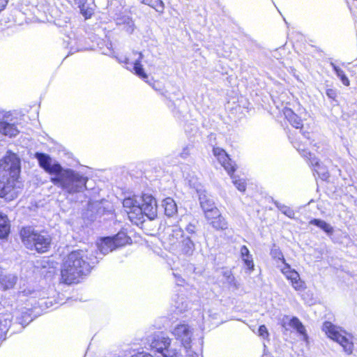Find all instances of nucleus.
Segmentation results:
<instances>
[{
    "mask_svg": "<svg viewBox=\"0 0 357 357\" xmlns=\"http://www.w3.org/2000/svg\"><path fill=\"white\" fill-rule=\"evenodd\" d=\"M21 161L16 153L8 151L0 160V198L11 201L18 195Z\"/></svg>",
    "mask_w": 357,
    "mask_h": 357,
    "instance_id": "obj_1",
    "label": "nucleus"
},
{
    "mask_svg": "<svg viewBox=\"0 0 357 357\" xmlns=\"http://www.w3.org/2000/svg\"><path fill=\"white\" fill-rule=\"evenodd\" d=\"M123 208L129 220L137 226L146 220H153L158 215V204L151 194L142 193L125 197L122 202Z\"/></svg>",
    "mask_w": 357,
    "mask_h": 357,
    "instance_id": "obj_2",
    "label": "nucleus"
},
{
    "mask_svg": "<svg viewBox=\"0 0 357 357\" xmlns=\"http://www.w3.org/2000/svg\"><path fill=\"white\" fill-rule=\"evenodd\" d=\"M90 271L86 256L81 250H73L65 257L61 266V280L67 284L78 283Z\"/></svg>",
    "mask_w": 357,
    "mask_h": 357,
    "instance_id": "obj_3",
    "label": "nucleus"
},
{
    "mask_svg": "<svg viewBox=\"0 0 357 357\" xmlns=\"http://www.w3.org/2000/svg\"><path fill=\"white\" fill-rule=\"evenodd\" d=\"M19 236L24 247L38 254L48 252L53 243L52 234L47 229L37 230L32 226H23Z\"/></svg>",
    "mask_w": 357,
    "mask_h": 357,
    "instance_id": "obj_4",
    "label": "nucleus"
},
{
    "mask_svg": "<svg viewBox=\"0 0 357 357\" xmlns=\"http://www.w3.org/2000/svg\"><path fill=\"white\" fill-rule=\"evenodd\" d=\"M288 138L301 155L307 160L309 165L313 171V175L321 181H328L330 178V172L328 167L309 151L308 146L310 144H307V142H303L298 136H296V133L291 131H289L288 132ZM311 145L315 147L316 150L319 149V146L317 143L312 142Z\"/></svg>",
    "mask_w": 357,
    "mask_h": 357,
    "instance_id": "obj_5",
    "label": "nucleus"
},
{
    "mask_svg": "<svg viewBox=\"0 0 357 357\" xmlns=\"http://www.w3.org/2000/svg\"><path fill=\"white\" fill-rule=\"evenodd\" d=\"M50 181L68 194H74L86 188L88 178L73 169L63 168L57 176L50 178Z\"/></svg>",
    "mask_w": 357,
    "mask_h": 357,
    "instance_id": "obj_6",
    "label": "nucleus"
},
{
    "mask_svg": "<svg viewBox=\"0 0 357 357\" xmlns=\"http://www.w3.org/2000/svg\"><path fill=\"white\" fill-rule=\"evenodd\" d=\"M321 331L326 337L337 343L345 354L351 356L355 350L354 336L343 328L333 324L331 321H326L323 323Z\"/></svg>",
    "mask_w": 357,
    "mask_h": 357,
    "instance_id": "obj_7",
    "label": "nucleus"
},
{
    "mask_svg": "<svg viewBox=\"0 0 357 357\" xmlns=\"http://www.w3.org/2000/svg\"><path fill=\"white\" fill-rule=\"evenodd\" d=\"M200 206L207 223L215 231H223L229 228V223L222 215L215 202L204 196L200 198Z\"/></svg>",
    "mask_w": 357,
    "mask_h": 357,
    "instance_id": "obj_8",
    "label": "nucleus"
},
{
    "mask_svg": "<svg viewBox=\"0 0 357 357\" xmlns=\"http://www.w3.org/2000/svg\"><path fill=\"white\" fill-rule=\"evenodd\" d=\"M164 244L169 250L179 249L185 254L192 251L194 248L193 242L180 228L173 229L165 238Z\"/></svg>",
    "mask_w": 357,
    "mask_h": 357,
    "instance_id": "obj_9",
    "label": "nucleus"
},
{
    "mask_svg": "<svg viewBox=\"0 0 357 357\" xmlns=\"http://www.w3.org/2000/svg\"><path fill=\"white\" fill-rule=\"evenodd\" d=\"M282 113L284 119L294 128L299 129L302 136L308 141V144H312L314 140L312 137L314 134V127L310 124L303 123V121L300 116L296 114L292 109L289 107H284Z\"/></svg>",
    "mask_w": 357,
    "mask_h": 357,
    "instance_id": "obj_10",
    "label": "nucleus"
},
{
    "mask_svg": "<svg viewBox=\"0 0 357 357\" xmlns=\"http://www.w3.org/2000/svg\"><path fill=\"white\" fill-rule=\"evenodd\" d=\"M172 340L167 336H157L151 344L150 349L155 354H160L162 357H181L179 351L171 347Z\"/></svg>",
    "mask_w": 357,
    "mask_h": 357,
    "instance_id": "obj_11",
    "label": "nucleus"
},
{
    "mask_svg": "<svg viewBox=\"0 0 357 357\" xmlns=\"http://www.w3.org/2000/svg\"><path fill=\"white\" fill-rule=\"evenodd\" d=\"M176 341L188 352L191 350L192 344V329L188 324H179L172 331Z\"/></svg>",
    "mask_w": 357,
    "mask_h": 357,
    "instance_id": "obj_12",
    "label": "nucleus"
},
{
    "mask_svg": "<svg viewBox=\"0 0 357 357\" xmlns=\"http://www.w3.org/2000/svg\"><path fill=\"white\" fill-rule=\"evenodd\" d=\"M142 59L143 55L141 52H132L128 57L125 58L123 63L129 70L142 80L147 82L149 76L142 64Z\"/></svg>",
    "mask_w": 357,
    "mask_h": 357,
    "instance_id": "obj_13",
    "label": "nucleus"
},
{
    "mask_svg": "<svg viewBox=\"0 0 357 357\" xmlns=\"http://www.w3.org/2000/svg\"><path fill=\"white\" fill-rule=\"evenodd\" d=\"M280 271L295 291L301 292L306 289L307 286L305 281L301 278L299 273L292 268L289 264H285L280 268Z\"/></svg>",
    "mask_w": 357,
    "mask_h": 357,
    "instance_id": "obj_14",
    "label": "nucleus"
},
{
    "mask_svg": "<svg viewBox=\"0 0 357 357\" xmlns=\"http://www.w3.org/2000/svg\"><path fill=\"white\" fill-rule=\"evenodd\" d=\"M212 151L217 160L220 163L228 174L233 178L234 174L236 170V165L231 159L229 155L225 149L218 146H214Z\"/></svg>",
    "mask_w": 357,
    "mask_h": 357,
    "instance_id": "obj_15",
    "label": "nucleus"
},
{
    "mask_svg": "<svg viewBox=\"0 0 357 357\" xmlns=\"http://www.w3.org/2000/svg\"><path fill=\"white\" fill-rule=\"evenodd\" d=\"M36 158L38 159L39 165L49 174L57 176L61 172L63 167L59 163L51 165L50 157L43 153H36Z\"/></svg>",
    "mask_w": 357,
    "mask_h": 357,
    "instance_id": "obj_16",
    "label": "nucleus"
},
{
    "mask_svg": "<svg viewBox=\"0 0 357 357\" xmlns=\"http://www.w3.org/2000/svg\"><path fill=\"white\" fill-rule=\"evenodd\" d=\"M20 133L17 124L9 123L6 120H0V135L8 137H14Z\"/></svg>",
    "mask_w": 357,
    "mask_h": 357,
    "instance_id": "obj_17",
    "label": "nucleus"
},
{
    "mask_svg": "<svg viewBox=\"0 0 357 357\" xmlns=\"http://www.w3.org/2000/svg\"><path fill=\"white\" fill-rule=\"evenodd\" d=\"M17 280V277L13 274H5L0 268V289L6 291L13 289Z\"/></svg>",
    "mask_w": 357,
    "mask_h": 357,
    "instance_id": "obj_18",
    "label": "nucleus"
},
{
    "mask_svg": "<svg viewBox=\"0 0 357 357\" xmlns=\"http://www.w3.org/2000/svg\"><path fill=\"white\" fill-rule=\"evenodd\" d=\"M10 222L8 215L0 211V239H8L10 234Z\"/></svg>",
    "mask_w": 357,
    "mask_h": 357,
    "instance_id": "obj_19",
    "label": "nucleus"
},
{
    "mask_svg": "<svg viewBox=\"0 0 357 357\" xmlns=\"http://www.w3.org/2000/svg\"><path fill=\"white\" fill-rule=\"evenodd\" d=\"M98 247L100 252L107 254L116 250L113 236L102 237L98 243Z\"/></svg>",
    "mask_w": 357,
    "mask_h": 357,
    "instance_id": "obj_20",
    "label": "nucleus"
},
{
    "mask_svg": "<svg viewBox=\"0 0 357 357\" xmlns=\"http://www.w3.org/2000/svg\"><path fill=\"white\" fill-rule=\"evenodd\" d=\"M241 257L247 266V269L249 272H252L255 269V264L248 247L246 245H242L240 249Z\"/></svg>",
    "mask_w": 357,
    "mask_h": 357,
    "instance_id": "obj_21",
    "label": "nucleus"
},
{
    "mask_svg": "<svg viewBox=\"0 0 357 357\" xmlns=\"http://www.w3.org/2000/svg\"><path fill=\"white\" fill-rule=\"evenodd\" d=\"M75 3L77 4L80 13L85 20L90 19L94 14V9L91 7L86 0H75Z\"/></svg>",
    "mask_w": 357,
    "mask_h": 357,
    "instance_id": "obj_22",
    "label": "nucleus"
},
{
    "mask_svg": "<svg viewBox=\"0 0 357 357\" xmlns=\"http://www.w3.org/2000/svg\"><path fill=\"white\" fill-rule=\"evenodd\" d=\"M116 249L131 244L132 240L126 233L119 232L113 236Z\"/></svg>",
    "mask_w": 357,
    "mask_h": 357,
    "instance_id": "obj_23",
    "label": "nucleus"
},
{
    "mask_svg": "<svg viewBox=\"0 0 357 357\" xmlns=\"http://www.w3.org/2000/svg\"><path fill=\"white\" fill-rule=\"evenodd\" d=\"M165 213L167 216H172L177 212V206L174 200L171 197H167L163 200Z\"/></svg>",
    "mask_w": 357,
    "mask_h": 357,
    "instance_id": "obj_24",
    "label": "nucleus"
},
{
    "mask_svg": "<svg viewBox=\"0 0 357 357\" xmlns=\"http://www.w3.org/2000/svg\"><path fill=\"white\" fill-rule=\"evenodd\" d=\"M289 325L295 329L299 334L307 337V333L305 326L299 319L296 317H293L289 320Z\"/></svg>",
    "mask_w": 357,
    "mask_h": 357,
    "instance_id": "obj_25",
    "label": "nucleus"
},
{
    "mask_svg": "<svg viewBox=\"0 0 357 357\" xmlns=\"http://www.w3.org/2000/svg\"><path fill=\"white\" fill-rule=\"evenodd\" d=\"M35 291V289L31 287H21L17 292V297L21 301H23V298L28 300L29 298L33 297Z\"/></svg>",
    "mask_w": 357,
    "mask_h": 357,
    "instance_id": "obj_26",
    "label": "nucleus"
},
{
    "mask_svg": "<svg viewBox=\"0 0 357 357\" xmlns=\"http://www.w3.org/2000/svg\"><path fill=\"white\" fill-rule=\"evenodd\" d=\"M270 255L273 259H274L275 261H280L284 264V266H285V264H289L286 262L281 250L275 246V245H273V248L271 249Z\"/></svg>",
    "mask_w": 357,
    "mask_h": 357,
    "instance_id": "obj_27",
    "label": "nucleus"
},
{
    "mask_svg": "<svg viewBox=\"0 0 357 357\" xmlns=\"http://www.w3.org/2000/svg\"><path fill=\"white\" fill-rule=\"evenodd\" d=\"M332 68L336 75L340 78L343 85L345 86H350V81L345 74V72L339 66L332 63Z\"/></svg>",
    "mask_w": 357,
    "mask_h": 357,
    "instance_id": "obj_28",
    "label": "nucleus"
},
{
    "mask_svg": "<svg viewBox=\"0 0 357 357\" xmlns=\"http://www.w3.org/2000/svg\"><path fill=\"white\" fill-rule=\"evenodd\" d=\"M142 3L153 8L160 13H162L164 11L165 5L162 0H142Z\"/></svg>",
    "mask_w": 357,
    "mask_h": 357,
    "instance_id": "obj_29",
    "label": "nucleus"
},
{
    "mask_svg": "<svg viewBox=\"0 0 357 357\" xmlns=\"http://www.w3.org/2000/svg\"><path fill=\"white\" fill-rule=\"evenodd\" d=\"M9 329L6 319H3L0 317V344L6 340V335Z\"/></svg>",
    "mask_w": 357,
    "mask_h": 357,
    "instance_id": "obj_30",
    "label": "nucleus"
},
{
    "mask_svg": "<svg viewBox=\"0 0 357 357\" xmlns=\"http://www.w3.org/2000/svg\"><path fill=\"white\" fill-rule=\"evenodd\" d=\"M326 94L333 102H337V91L335 89L331 88L326 89Z\"/></svg>",
    "mask_w": 357,
    "mask_h": 357,
    "instance_id": "obj_31",
    "label": "nucleus"
},
{
    "mask_svg": "<svg viewBox=\"0 0 357 357\" xmlns=\"http://www.w3.org/2000/svg\"><path fill=\"white\" fill-rule=\"evenodd\" d=\"M258 335L259 336L263 337L264 339L268 340L269 337L268 331L265 325L259 326L258 328Z\"/></svg>",
    "mask_w": 357,
    "mask_h": 357,
    "instance_id": "obj_32",
    "label": "nucleus"
},
{
    "mask_svg": "<svg viewBox=\"0 0 357 357\" xmlns=\"http://www.w3.org/2000/svg\"><path fill=\"white\" fill-rule=\"evenodd\" d=\"M234 184L237 188V189L241 192H245L246 189V184L245 181L242 179H234L233 181Z\"/></svg>",
    "mask_w": 357,
    "mask_h": 357,
    "instance_id": "obj_33",
    "label": "nucleus"
},
{
    "mask_svg": "<svg viewBox=\"0 0 357 357\" xmlns=\"http://www.w3.org/2000/svg\"><path fill=\"white\" fill-rule=\"evenodd\" d=\"M320 229H321L323 231H324L326 233L328 234H331L333 232V227L325 221L322 222Z\"/></svg>",
    "mask_w": 357,
    "mask_h": 357,
    "instance_id": "obj_34",
    "label": "nucleus"
},
{
    "mask_svg": "<svg viewBox=\"0 0 357 357\" xmlns=\"http://www.w3.org/2000/svg\"><path fill=\"white\" fill-rule=\"evenodd\" d=\"M324 220H319V219H316V218H314V219H312L310 222H309V224L310 225H315L318 227L320 228L321 227V225L322 223Z\"/></svg>",
    "mask_w": 357,
    "mask_h": 357,
    "instance_id": "obj_35",
    "label": "nucleus"
},
{
    "mask_svg": "<svg viewBox=\"0 0 357 357\" xmlns=\"http://www.w3.org/2000/svg\"><path fill=\"white\" fill-rule=\"evenodd\" d=\"M8 1L9 0H0V13L6 8Z\"/></svg>",
    "mask_w": 357,
    "mask_h": 357,
    "instance_id": "obj_36",
    "label": "nucleus"
}]
</instances>
